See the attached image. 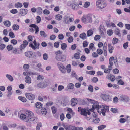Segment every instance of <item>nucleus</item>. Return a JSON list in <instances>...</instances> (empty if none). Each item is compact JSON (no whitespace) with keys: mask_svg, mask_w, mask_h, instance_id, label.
I'll return each mask as SVG.
<instances>
[{"mask_svg":"<svg viewBox=\"0 0 130 130\" xmlns=\"http://www.w3.org/2000/svg\"><path fill=\"white\" fill-rule=\"evenodd\" d=\"M33 115L32 112L28 111L25 114H21L20 115V118L22 119H25L26 121L28 118L32 117Z\"/></svg>","mask_w":130,"mask_h":130,"instance_id":"obj_1","label":"nucleus"},{"mask_svg":"<svg viewBox=\"0 0 130 130\" xmlns=\"http://www.w3.org/2000/svg\"><path fill=\"white\" fill-rule=\"evenodd\" d=\"M78 109V112H80L81 114L84 116L86 117L87 114L90 115L91 114L90 112L87 108H83L79 107Z\"/></svg>","mask_w":130,"mask_h":130,"instance_id":"obj_2","label":"nucleus"},{"mask_svg":"<svg viewBox=\"0 0 130 130\" xmlns=\"http://www.w3.org/2000/svg\"><path fill=\"white\" fill-rule=\"evenodd\" d=\"M96 4L97 7L100 8L102 9L107 5V4L105 0H99L96 1Z\"/></svg>","mask_w":130,"mask_h":130,"instance_id":"obj_3","label":"nucleus"},{"mask_svg":"<svg viewBox=\"0 0 130 130\" xmlns=\"http://www.w3.org/2000/svg\"><path fill=\"white\" fill-rule=\"evenodd\" d=\"M48 82L43 81L38 83L37 84V86L40 88H43L47 87L48 86Z\"/></svg>","mask_w":130,"mask_h":130,"instance_id":"obj_4","label":"nucleus"},{"mask_svg":"<svg viewBox=\"0 0 130 130\" xmlns=\"http://www.w3.org/2000/svg\"><path fill=\"white\" fill-rule=\"evenodd\" d=\"M30 117L26 121V122L29 123H35L38 121V119L37 117Z\"/></svg>","mask_w":130,"mask_h":130,"instance_id":"obj_5","label":"nucleus"},{"mask_svg":"<svg viewBox=\"0 0 130 130\" xmlns=\"http://www.w3.org/2000/svg\"><path fill=\"white\" fill-rule=\"evenodd\" d=\"M57 65L59 70L63 73H65L66 72V68L63 64L61 62H58Z\"/></svg>","mask_w":130,"mask_h":130,"instance_id":"obj_6","label":"nucleus"},{"mask_svg":"<svg viewBox=\"0 0 130 130\" xmlns=\"http://www.w3.org/2000/svg\"><path fill=\"white\" fill-rule=\"evenodd\" d=\"M56 56V59L59 61L64 62L66 60V57L64 55H58Z\"/></svg>","mask_w":130,"mask_h":130,"instance_id":"obj_7","label":"nucleus"},{"mask_svg":"<svg viewBox=\"0 0 130 130\" xmlns=\"http://www.w3.org/2000/svg\"><path fill=\"white\" fill-rule=\"evenodd\" d=\"M119 100L121 101L127 102L129 101L130 99L129 97L126 95H122L119 98Z\"/></svg>","mask_w":130,"mask_h":130,"instance_id":"obj_8","label":"nucleus"},{"mask_svg":"<svg viewBox=\"0 0 130 130\" xmlns=\"http://www.w3.org/2000/svg\"><path fill=\"white\" fill-rule=\"evenodd\" d=\"M25 54L27 57L31 58L34 56L35 55V53L33 52L28 51L25 52Z\"/></svg>","mask_w":130,"mask_h":130,"instance_id":"obj_9","label":"nucleus"},{"mask_svg":"<svg viewBox=\"0 0 130 130\" xmlns=\"http://www.w3.org/2000/svg\"><path fill=\"white\" fill-rule=\"evenodd\" d=\"M103 106V109H101V112L103 116H105L106 112H108L109 111V107L106 106Z\"/></svg>","mask_w":130,"mask_h":130,"instance_id":"obj_10","label":"nucleus"},{"mask_svg":"<svg viewBox=\"0 0 130 130\" xmlns=\"http://www.w3.org/2000/svg\"><path fill=\"white\" fill-rule=\"evenodd\" d=\"M101 97L103 100L106 101H109L111 99V97L108 95L103 94L101 95Z\"/></svg>","mask_w":130,"mask_h":130,"instance_id":"obj_11","label":"nucleus"},{"mask_svg":"<svg viewBox=\"0 0 130 130\" xmlns=\"http://www.w3.org/2000/svg\"><path fill=\"white\" fill-rule=\"evenodd\" d=\"M72 8L74 10H77L79 9V6L78 4H77L75 2L72 3L71 4Z\"/></svg>","mask_w":130,"mask_h":130,"instance_id":"obj_12","label":"nucleus"},{"mask_svg":"<svg viewBox=\"0 0 130 130\" xmlns=\"http://www.w3.org/2000/svg\"><path fill=\"white\" fill-rule=\"evenodd\" d=\"M25 95L27 98L30 100H32L35 99V96L32 94L26 93Z\"/></svg>","mask_w":130,"mask_h":130,"instance_id":"obj_13","label":"nucleus"},{"mask_svg":"<svg viewBox=\"0 0 130 130\" xmlns=\"http://www.w3.org/2000/svg\"><path fill=\"white\" fill-rule=\"evenodd\" d=\"M28 10L26 9H20L19 14L22 16H24L28 12Z\"/></svg>","mask_w":130,"mask_h":130,"instance_id":"obj_14","label":"nucleus"},{"mask_svg":"<svg viewBox=\"0 0 130 130\" xmlns=\"http://www.w3.org/2000/svg\"><path fill=\"white\" fill-rule=\"evenodd\" d=\"M29 27H33L35 29V33L36 34H38V32L39 31V29L38 27L34 24H32L31 25H29Z\"/></svg>","mask_w":130,"mask_h":130,"instance_id":"obj_15","label":"nucleus"},{"mask_svg":"<svg viewBox=\"0 0 130 130\" xmlns=\"http://www.w3.org/2000/svg\"><path fill=\"white\" fill-rule=\"evenodd\" d=\"M77 100L75 98H73L71 100V104L72 106H75L77 104Z\"/></svg>","mask_w":130,"mask_h":130,"instance_id":"obj_16","label":"nucleus"},{"mask_svg":"<svg viewBox=\"0 0 130 130\" xmlns=\"http://www.w3.org/2000/svg\"><path fill=\"white\" fill-rule=\"evenodd\" d=\"M107 78L110 79L111 81H114L115 79V76L110 74H109L107 75Z\"/></svg>","mask_w":130,"mask_h":130,"instance_id":"obj_17","label":"nucleus"},{"mask_svg":"<svg viewBox=\"0 0 130 130\" xmlns=\"http://www.w3.org/2000/svg\"><path fill=\"white\" fill-rule=\"evenodd\" d=\"M69 17H70L68 16H65L64 17V20L63 22L64 23L68 24L69 23L68 20V19Z\"/></svg>","mask_w":130,"mask_h":130,"instance_id":"obj_18","label":"nucleus"},{"mask_svg":"<svg viewBox=\"0 0 130 130\" xmlns=\"http://www.w3.org/2000/svg\"><path fill=\"white\" fill-rule=\"evenodd\" d=\"M86 16L88 22H92V17L89 14H88Z\"/></svg>","mask_w":130,"mask_h":130,"instance_id":"obj_19","label":"nucleus"},{"mask_svg":"<svg viewBox=\"0 0 130 130\" xmlns=\"http://www.w3.org/2000/svg\"><path fill=\"white\" fill-rule=\"evenodd\" d=\"M79 37L82 39L84 40L87 38L86 35L85 33H82L80 35Z\"/></svg>","mask_w":130,"mask_h":130,"instance_id":"obj_20","label":"nucleus"},{"mask_svg":"<svg viewBox=\"0 0 130 130\" xmlns=\"http://www.w3.org/2000/svg\"><path fill=\"white\" fill-rule=\"evenodd\" d=\"M25 82L28 84H30L31 82V79L29 76H27L25 78Z\"/></svg>","mask_w":130,"mask_h":130,"instance_id":"obj_21","label":"nucleus"},{"mask_svg":"<svg viewBox=\"0 0 130 130\" xmlns=\"http://www.w3.org/2000/svg\"><path fill=\"white\" fill-rule=\"evenodd\" d=\"M3 23L6 26L9 27L10 26L11 23L8 20H6L5 21H4L3 22Z\"/></svg>","mask_w":130,"mask_h":130,"instance_id":"obj_22","label":"nucleus"},{"mask_svg":"<svg viewBox=\"0 0 130 130\" xmlns=\"http://www.w3.org/2000/svg\"><path fill=\"white\" fill-rule=\"evenodd\" d=\"M6 77L10 81L12 82L13 80V77L10 75L7 74L6 75Z\"/></svg>","mask_w":130,"mask_h":130,"instance_id":"obj_23","label":"nucleus"},{"mask_svg":"<svg viewBox=\"0 0 130 130\" xmlns=\"http://www.w3.org/2000/svg\"><path fill=\"white\" fill-rule=\"evenodd\" d=\"M80 54L79 52H77L74 54V57L76 59H78L80 58Z\"/></svg>","mask_w":130,"mask_h":130,"instance_id":"obj_24","label":"nucleus"},{"mask_svg":"<svg viewBox=\"0 0 130 130\" xmlns=\"http://www.w3.org/2000/svg\"><path fill=\"white\" fill-rule=\"evenodd\" d=\"M40 34L41 37H46L47 36V35L45 33L44 31H40Z\"/></svg>","mask_w":130,"mask_h":130,"instance_id":"obj_25","label":"nucleus"},{"mask_svg":"<svg viewBox=\"0 0 130 130\" xmlns=\"http://www.w3.org/2000/svg\"><path fill=\"white\" fill-rule=\"evenodd\" d=\"M115 33L116 35H118L119 37H120L121 35L120 33V30L118 29H116L115 30Z\"/></svg>","mask_w":130,"mask_h":130,"instance_id":"obj_26","label":"nucleus"},{"mask_svg":"<svg viewBox=\"0 0 130 130\" xmlns=\"http://www.w3.org/2000/svg\"><path fill=\"white\" fill-rule=\"evenodd\" d=\"M28 42L26 40H24L23 41V44L21 45V47L22 46H24V48H25V47L28 45Z\"/></svg>","mask_w":130,"mask_h":130,"instance_id":"obj_27","label":"nucleus"},{"mask_svg":"<svg viewBox=\"0 0 130 130\" xmlns=\"http://www.w3.org/2000/svg\"><path fill=\"white\" fill-rule=\"evenodd\" d=\"M71 65L70 64H68L66 66L67 72L69 73L71 71Z\"/></svg>","mask_w":130,"mask_h":130,"instance_id":"obj_28","label":"nucleus"},{"mask_svg":"<svg viewBox=\"0 0 130 130\" xmlns=\"http://www.w3.org/2000/svg\"><path fill=\"white\" fill-rule=\"evenodd\" d=\"M37 12L39 14H41L42 13V9L40 7H38L37 8Z\"/></svg>","mask_w":130,"mask_h":130,"instance_id":"obj_29","label":"nucleus"},{"mask_svg":"<svg viewBox=\"0 0 130 130\" xmlns=\"http://www.w3.org/2000/svg\"><path fill=\"white\" fill-rule=\"evenodd\" d=\"M36 106L37 108H40L42 107V104L39 102H37L36 103Z\"/></svg>","mask_w":130,"mask_h":130,"instance_id":"obj_30","label":"nucleus"},{"mask_svg":"<svg viewBox=\"0 0 130 130\" xmlns=\"http://www.w3.org/2000/svg\"><path fill=\"white\" fill-rule=\"evenodd\" d=\"M92 106L93 108H94V109H96L98 111V110L101 108V106L98 104H93Z\"/></svg>","mask_w":130,"mask_h":130,"instance_id":"obj_31","label":"nucleus"},{"mask_svg":"<svg viewBox=\"0 0 130 130\" xmlns=\"http://www.w3.org/2000/svg\"><path fill=\"white\" fill-rule=\"evenodd\" d=\"M93 33V31L91 30H89L87 32V35L88 36H91Z\"/></svg>","mask_w":130,"mask_h":130,"instance_id":"obj_32","label":"nucleus"},{"mask_svg":"<svg viewBox=\"0 0 130 130\" xmlns=\"http://www.w3.org/2000/svg\"><path fill=\"white\" fill-rule=\"evenodd\" d=\"M41 112L42 114L45 115L47 113V111L46 109L44 108H42L41 110Z\"/></svg>","mask_w":130,"mask_h":130,"instance_id":"obj_33","label":"nucleus"},{"mask_svg":"<svg viewBox=\"0 0 130 130\" xmlns=\"http://www.w3.org/2000/svg\"><path fill=\"white\" fill-rule=\"evenodd\" d=\"M51 110L53 113H55L57 111V108L54 106H52L51 107Z\"/></svg>","mask_w":130,"mask_h":130,"instance_id":"obj_34","label":"nucleus"},{"mask_svg":"<svg viewBox=\"0 0 130 130\" xmlns=\"http://www.w3.org/2000/svg\"><path fill=\"white\" fill-rule=\"evenodd\" d=\"M5 45L2 44V42H0V50H3L5 47Z\"/></svg>","mask_w":130,"mask_h":130,"instance_id":"obj_35","label":"nucleus"},{"mask_svg":"<svg viewBox=\"0 0 130 130\" xmlns=\"http://www.w3.org/2000/svg\"><path fill=\"white\" fill-rule=\"evenodd\" d=\"M19 28V26L17 24H14L12 26V28L14 30H17Z\"/></svg>","mask_w":130,"mask_h":130,"instance_id":"obj_36","label":"nucleus"},{"mask_svg":"<svg viewBox=\"0 0 130 130\" xmlns=\"http://www.w3.org/2000/svg\"><path fill=\"white\" fill-rule=\"evenodd\" d=\"M99 121L100 119L98 117L93 118V121L95 123H98L99 122Z\"/></svg>","mask_w":130,"mask_h":130,"instance_id":"obj_37","label":"nucleus"},{"mask_svg":"<svg viewBox=\"0 0 130 130\" xmlns=\"http://www.w3.org/2000/svg\"><path fill=\"white\" fill-rule=\"evenodd\" d=\"M63 127H64L66 130H71L72 126H67L63 125Z\"/></svg>","mask_w":130,"mask_h":130,"instance_id":"obj_38","label":"nucleus"},{"mask_svg":"<svg viewBox=\"0 0 130 130\" xmlns=\"http://www.w3.org/2000/svg\"><path fill=\"white\" fill-rule=\"evenodd\" d=\"M18 98L19 100L23 102H25L26 101V99L25 97L21 96H19Z\"/></svg>","mask_w":130,"mask_h":130,"instance_id":"obj_39","label":"nucleus"},{"mask_svg":"<svg viewBox=\"0 0 130 130\" xmlns=\"http://www.w3.org/2000/svg\"><path fill=\"white\" fill-rule=\"evenodd\" d=\"M42 126V124L40 122L38 123L37 125L36 128V130H39L40 128Z\"/></svg>","mask_w":130,"mask_h":130,"instance_id":"obj_40","label":"nucleus"},{"mask_svg":"<svg viewBox=\"0 0 130 130\" xmlns=\"http://www.w3.org/2000/svg\"><path fill=\"white\" fill-rule=\"evenodd\" d=\"M67 47V44L65 43H63L61 44V48L62 50H65Z\"/></svg>","mask_w":130,"mask_h":130,"instance_id":"obj_41","label":"nucleus"},{"mask_svg":"<svg viewBox=\"0 0 130 130\" xmlns=\"http://www.w3.org/2000/svg\"><path fill=\"white\" fill-rule=\"evenodd\" d=\"M90 4V3L89 2H85L84 5V7L85 8H87L89 6Z\"/></svg>","mask_w":130,"mask_h":130,"instance_id":"obj_42","label":"nucleus"},{"mask_svg":"<svg viewBox=\"0 0 130 130\" xmlns=\"http://www.w3.org/2000/svg\"><path fill=\"white\" fill-rule=\"evenodd\" d=\"M62 18V15L59 14H58L56 15V19L58 20H61Z\"/></svg>","mask_w":130,"mask_h":130,"instance_id":"obj_43","label":"nucleus"},{"mask_svg":"<svg viewBox=\"0 0 130 130\" xmlns=\"http://www.w3.org/2000/svg\"><path fill=\"white\" fill-rule=\"evenodd\" d=\"M106 127V126L105 125H101L99 126L98 128V130H102L103 129Z\"/></svg>","mask_w":130,"mask_h":130,"instance_id":"obj_44","label":"nucleus"},{"mask_svg":"<svg viewBox=\"0 0 130 130\" xmlns=\"http://www.w3.org/2000/svg\"><path fill=\"white\" fill-rule=\"evenodd\" d=\"M22 6V4L19 2L17 3L15 5V6L17 8L21 7Z\"/></svg>","mask_w":130,"mask_h":130,"instance_id":"obj_45","label":"nucleus"},{"mask_svg":"<svg viewBox=\"0 0 130 130\" xmlns=\"http://www.w3.org/2000/svg\"><path fill=\"white\" fill-rule=\"evenodd\" d=\"M67 40L68 42L70 43L72 42L73 41V38L72 36H70L68 38Z\"/></svg>","mask_w":130,"mask_h":130,"instance_id":"obj_46","label":"nucleus"},{"mask_svg":"<svg viewBox=\"0 0 130 130\" xmlns=\"http://www.w3.org/2000/svg\"><path fill=\"white\" fill-rule=\"evenodd\" d=\"M118 41V39L116 38H114L113 40L112 43L113 44H116Z\"/></svg>","mask_w":130,"mask_h":130,"instance_id":"obj_47","label":"nucleus"},{"mask_svg":"<svg viewBox=\"0 0 130 130\" xmlns=\"http://www.w3.org/2000/svg\"><path fill=\"white\" fill-rule=\"evenodd\" d=\"M74 86V85L72 83L69 84L67 86L68 89H72L73 88Z\"/></svg>","mask_w":130,"mask_h":130,"instance_id":"obj_48","label":"nucleus"},{"mask_svg":"<svg viewBox=\"0 0 130 130\" xmlns=\"http://www.w3.org/2000/svg\"><path fill=\"white\" fill-rule=\"evenodd\" d=\"M95 72L94 71H87L86 72V73L91 75H94L95 74Z\"/></svg>","mask_w":130,"mask_h":130,"instance_id":"obj_49","label":"nucleus"},{"mask_svg":"<svg viewBox=\"0 0 130 130\" xmlns=\"http://www.w3.org/2000/svg\"><path fill=\"white\" fill-rule=\"evenodd\" d=\"M126 121V119L123 118H121L119 120V122L121 123H124Z\"/></svg>","mask_w":130,"mask_h":130,"instance_id":"obj_50","label":"nucleus"},{"mask_svg":"<svg viewBox=\"0 0 130 130\" xmlns=\"http://www.w3.org/2000/svg\"><path fill=\"white\" fill-rule=\"evenodd\" d=\"M107 34L109 36L111 35L113 33V32L111 29L108 30L107 31Z\"/></svg>","mask_w":130,"mask_h":130,"instance_id":"obj_51","label":"nucleus"},{"mask_svg":"<svg viewBox=\"0 0 130 130\" xmlns=\"http://www.w3.org/2000/svg\"><path fill=\"white\" fill-rule=\"evenodd\" d=\"M23 67L25 70H27L29 68V66L28 64H25L24 65Z\"/></svg>","mask_w":130,"mask_h":130,"instance_id":"obj_52","label":"nucleus"},{"mask_svg":"<svg viewBox=\"0 0 130 130\" xmlns=\"http://www.w3.org/2000/svg\"><path fill=\"white\" fill-rule=\"evenodd\" d=\"M6 48L8 51H9L12 49L13 47L11 45H9L7 46Z\"/></svg>","mask_w":130,"mask_h":130,"instance_id":"obj_53","label":"nucleus"},{"mask_svg":"<svg viewBox=\"0 0 130 130\" xmlns=\"http://www.w3.org/2000/svg\"><path fill=\"white\" fill-rule=\"evenodd\" d=\"M58 37L60 39L63 40L64 38V36L63 34H60L58 35Z\"/></svg>","mask_w":130,"mask_h":130,"instance_id":"obj_54","label":"nucleus"},{"mask_svg":"<svg viewBox=\"0 0 130 130\" xmlns=\"http://www.w3.org/2000/svg\"><path fill=\"white\" fill-rule=\"evenodd\" d=\"M82 22L84 23H88L87 20L86 19V16L83 17L82 18Z\"/></svg>","mask_w":130,"mask_h":130,"instance_id":"obj_55","label":"nucleus"},{"mask_svg":"<svg viewBox=\"0 0 130 130\" xmlns=\"http://www.w3.org/2000/svg\"><path fill=\"white\" fill-rule=\"evenodd\" d=\"M87 99L88 101L90 102L91 103H96V102H97L96 101H95L91 99H90L89 98H87Z\"/></svg>","mask_w":130,"mask_h":130,"instance_id":"obj_56","label":"nucleus"},{"mask_svg":"<svg viewBox=\"0 0 130 130\" xmlns=\"http://www.w3.org/2000/svg\"><path fill=\"white\" fill-rule=\"evenodd\" d=\"M10 12L12 14H15L18 12V11L16 9H13L10 11Z\"/></svg>","mask_w":130,"mask_h":130,"instance_id":"obj_57","label":"nucleus"},{"mask_svg":"<svg viewBox=\"0 0 130 130\" xmlns=\"http://www.w3.org/2000/svg\"><path fill=\"white\" fill-rule=\"evenodd\" d=\"M100 38V36L99 35H96L94 37V39L95 40L98 41L99 40Z\"/></svg>","mask_w":130,"mask_h":130,"instance_id":"obj_58","label":"nucleus"},{"mask_svg":"<svg viewBox=\"0 0 130 130\" xmlns=\"http://www.w3.org/2000/svg\"><path fill=\"white\" fill-rule=\"evenodd\" d=\"M64 88L63 86L62 85H60L58 86V90L59 91H61Z\"/></svg>","mask_w":130,"mask_h":130,"instance_id":"obj_59","label":"nucleus"},{"mask_svg":"<svg viewBox=\"0 0 130 130\" xmlns=\"http://www.w3.org/2000/svg\"><path fill=\"white\" fill-rule=\"evenodd\" d=\"M43 79L44 77L42 75H39L36 77V79L38 80Z\"/></svg>","mask_w":130,"mask_h":130,"instance_id":"obj_60","label":"nucleus"},{"mask_svg":"<svg viewBox=\"0 0 130 130\" xmlns=\"http://www.w3.org/2000/svg\"><path fill=\"white\" fill-rule=\"evenodd\" d=\"M119 99L116 96L115 97L113 98V102L115 103H117L118 102Z\"/></svg>","mask_w":130,"mask_h":130,"instance_id":"obj_61","label":"nucleus"},{"mask_svg":"<svg viewBox=\"0 0 130 130\" xmlns=\"http://www.w3.org/2000/svg\"><path fill=\"white\" fill-rule=\"evenodd\" d=\"M60 117L61 120V121H63L64 119L65 116L63 113L61 114L60 115Z\"/></svg>","mask_w":130,"mask_h":130,"instance_id":"obj_62","label":"nucleus"},{"mask_svg":"<svg viewBox=\"0 0 130 130\" xmlns=\"http://www.w3.org/2000/svg\"><path fill=\"white\" fill-rule=\"evenodd\" d=\"M56 38V36L55 35L53 34L50 36V39L51 40H54Z\"/></svg>","mask_w":130,"mask_h":130,"instance_id":"obj_63","label":"nucleus"},{"mask_svg":"<svg viewBox=\"0 0 130 130\" xmlns=\"http://www.w3.org/2000/svg\"><path fill=\"white\" fill-rule=\"evenodd\" d=\"M97 52L99 55L102 54L103 52V51L101 49H98L97 50Z\"/></svg>","mask_w":130,"mask_h":130,"instance_id":"obj_64","label":"nucleus"}]
</instances>
